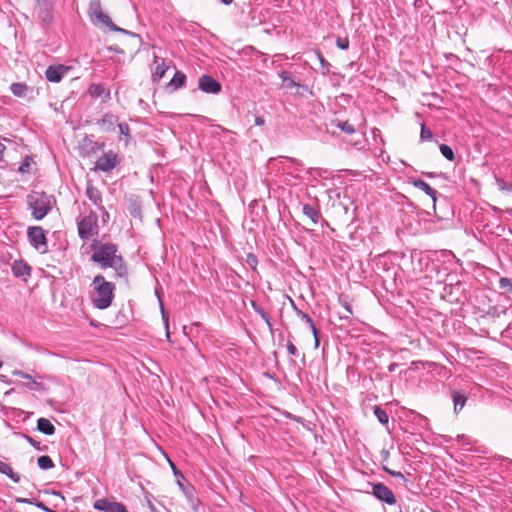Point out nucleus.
Segmentation results:
<instances>
[{
    "label": "nucleus",
    "mask_w": 512,
    "mask_h": 512,
    "mask_svg": "<svg viewBox=\"0 0 512 512\" xmlns=\"http://www.w3.org/2000/svg\"><path fill=\"white\" fill-rule=\"evenodd\" d=\"M93 251L91 261L100 265L102 269L112 268L115 279H124L127 281L128 268L121 255H119L117 245L114 243H101L94 241L91 244Z\"/></svg>",
    "instance_id": "obj_1"
},
{
    "label": "nucleus",
    "mask_w": 512,
    "mask_h": 512,
    "mask_svg": "<svg viewBox=\"0 0 512 512\" xmlns=\"http://www.w3.org/2000/svg\"><path fill=\"white\" fill-rule=\"evenodd\" d=\"M90 286V300L93 307L100 310L110 307L115 296V284L107 281L102 274H97Z\"/></svg>",
    "instance_id": "obj_2"
},
{
    "label": "nucleus",
    "mask_w": 512,
    "mask_h": 512,
    "mask_svg": "<svg viewBox=\"0 0 512 512\" xmlns=\"http://www.w3.org/2000/svg\"><path fill=\"white\" fill-rule=\"evenodd\" d=\"M27 205L33 219L40 221L51 211L54 197L45 192L33 191L27 195Z\"/></svg>",
    "instance_id": "obj_3"
},
{
    "label": "nucleus",
    "mask_w": 512,
    "mask_h": 512,
    "mask_svg": "<svg viewBox=\"0 0 512 512\" xmlns=\"http://www.w3.org/2000/svg\"><path fill=\"white\" fill-rule=\"evenodd\" d=\"M78 235L83 241L97 236L99 233L98 216L94 211H90L88 215L77 222Z\"/></svg>",
    "instance_id": "obj_4"
},
{
    "label": "nucleus",
    "mask_w": 512,
    "mask_h": 512,
    "mask_svg": "<svg viewBox=\"0 0 512 512\" xmlns=\"http://www.w3.org/2000/svg\"><path fill=\"white\" fill-rule=\"evenodd\" d=\"M88 14L90 16L91 22L96 26L116 29V25L113 23L109 15L104 13L101 5V0H91L89 4Z\"/></svg>",
    "instance_id": "obj_5"
},
{
    "label": "nucleus",
    "mask_w": 512,
    "mask_h": 512,
    "mask_svg": "<svg viewBox=\"0 0 512 512\" xmlns=\"http://www.w3.org/2000/svg\"><path fill=\"white\" fill-rule=\"evenodd\" d=\"M29 243L41 253L48 251L47 232L41 226H31L27 229Z\"/></svg>",
    "instance_id": "obj_6"
},
{
    "label": "nucleus",
    "mask_w": 512,
    "mask_h": 512,
    "mask_svg": "<svg viewBox=\"0 0 512 512\" xmlns=\"http://www.w3.org/2000/svg\"><path fill=\"white\" fill-rule=\"evenodd\" d=\"M120 163L118 154L112 150L104 153L95 163V169L103 172H110Z\"/></svg>",
    "instance_id": "obj_7"
},
{
    "label": "nucleus",
    "mask_w": 512,
    "mask_h": 512,
    "mask_svg": "<svg viewBox=\"0 0 512 512\" xmlns=\"http://www.w3.org/2000/svg\"><path fill=\"white\" fill-rule=\"evenodd\" d=\"M372 494L381 502L395 505L397 500L392 490L383 483L372 484Z\"/></svg>",
    "instance_id": "obj_8"
},
{
    "label": "nucleus",
    "mask_w": 512,
    "mask_h": 512,
    "mask_svg": "<svg viewBox=\"0 0 512 512\" xmlns=\"http://www.w3.org/2000/svg\"><path fill=\"white\" fill-rule=\"evenodd\" d=\"M198 88L209 94H219L222 90L221 83L207 74H204L199 78Z\"/></svg>",
    "instance_id": "obj_9"
},
{
    "label": "nucleus",
    "mask_w": 512,
    "mask_h": 512,
    "mask_svg": "<svg viewBox=\"0 0 512 512\" xmlns=\"http://www.w3.org/2000/svg\"><path fill=\"white\" fill-rule=\"evenodd\" d=\"M93 507L102 512H128L122 503L110 501L105 498L96 500Z\"/></svg>",
    "instance_id": "obj_10"
},
{
    "label": "nucleus",
    "mask_w": 512,
    "mask_h": 512,
    "mask_svg": "<svg viewBox=\"0 0 512 512\" xmlns=\"http://www.w3.org/2000/svg\"><path fill=\"white\" fill-rule=\"evenodd\" d=\"M13 376L21 377L22 379H25V382L19 383L18 385L27 388L31 391H45V386L37 382L30 374L25 373L21 370H14L12 372Z\"/></svg>",
    "instance_id": "obj_11"
},
{
    "label": "nucleus",
    "mask_w": 512,
    "mask_h": 512,
    "mask_svg": "<svg viewBox=\"0 0 512 512\" xmlns=\"http://www.w3.org/2000/svg\"><path fill=\"white\" fill-rule=\"evenodd\" d=\"M69 67L58 64V65H50L47 67L45 71L46 79L49 82L59 83L63 77L68 73Z\"/></svg>",
    "instance_id": "obj_12"
},
{
    "label": "nucleus",
    "mask_w": 512,
    "mask_h": 512,
    "mask_svg": "<svg viewBox=\"0 0 512 512\" xmlns=\"http://www.w3.org/2000/svg\"><path fill=\"white\" fill-rule=\"evenodd\" d=\"M169 463H170V466H171V468H172V470L174 472V475L177 478V484L179 485V487L181 488V490L183 491L185 496L188 498V500L191 503H193V501H194V488L191 485H184L185 477L182 474V472H180L171 461H169Z\"/></svg>",
    "instance_id": "obj_13"
},
{
    "label": "nucleus",
    "mask_w": 512,
    "mask_h": 512,
    "mask_svg": "<svg viewBox=\"0 0 512 512\" xmlns=\"http://www.w3.org/2000/svg\"><path fill=\"white\" fill-rule=\"evenodd\" d=\"M11 270L16 278H26L31 275V266L23 260L14 261Z\"/></svg>",
    "instance_id": "obj_14"
},
{
    "label": "nucleus",
    "mask_w": 512,
    "mask_h": 512,
    "mask_svg": "<svg viewBox=\"0 0 512 512\" xmlns=\"http://www.w3.org/2000/svg\"><path fill=\"white\" fill-rule=\"evenodd\" d=\"M88 93L93 98H101L102 102H106L111 98L110 90L103 84H91L88 88Z\"/></svg>",
    "instance_id": "obj_15"
},
{
    "label": "nucleus",
    "mask_w": 512,
    "mask_h": 512,
    "mask_svg": "<svg viewBox=\"0 0 512 512\" xmlns=\"http://www.w3.org/2000/svg\"><path fill=\"white\" fill-rule=\"evenodd\" d=\"M38 18L44 25H49L53 21V14L52 9L48 5L47 2L45 3H38Z\"/></svg>",
    "instance_id": "obj_16"
},
{
    "label": "nucleus",
    "mask_w": 512,
    "mask_h": 512,
    "mask_svg": "<svg viewBox=\"0 0 512 512\" xmlns=\"http://www.w3.org/2000/svg\"><path fill=\"white\" fill-rule=\"evenodd\" d=\"M10 90L14 96L19 98H28L32 94V88L23 82L11 84Z\"/></svg>",
    "instance_id": "obj_17"
},
{
    "label": "nucleus",
    "mask_w": 512,
    "mask_h": 512,
    "mask_svg": "<svg viewBox=\"0 0 512 512\" xmlns=\"http://www.w3.org/2000/svg\"><path fill=\"white\" fill-rule=\"evenodd\" d=\"M118 122V117L111 113H106L99 121L98 125L101 126L105 132L113 131L115 124Z\"/></svg>",
    "instance_id": "obj_18"
},
{
    "label": "nucleus",
    "mask_w": 512,
    "mask_h": 512,
    "mask_svg": "<svg viewBox=\"0 0 512 512\" xmlns=\"http://www.w3.org/2000/svg\"><path fill=\"white\" fill-rule=\"evenodd\" d=\"M303 214L309 218L313 224H317L321 219V213L318 207L311 204H304L302 208Z\"/></svg>",
    "instance_id": "obj_19"
},
{
    "label": "nucleus",
    "mask_w": 512,
    "mask_h": 512,
    "mask_svg": "<svg viewBox=\"0 0 512 512\" xmlns=\"http://www.w3.org/2000/svg\"><path fill=\"white\" fill-rule=\"evenodd\" d=\"M452 401L454 404V412L458 413L465 406L467 401V396L464 393H461L457 390H452L451 392Z\"/></svg>",
    "instance_id": "obj_20"
},
{
    "label": "nucleus",
    "mask_w": 512,
    "mask_h": 512,
    "mask_svg": "<svg viewBox=\"0 0 512 512\" xmlns=\"http://www.w3.org/2000/svg\"><path fill=\"white\" fill-rule=\"evenodd\" d=\"M37 430L45 435H53L55 433V426L50 420L42 417L37 420Z\"/></svg>",
    "instance_id": "obj_21"
},
{
    "label": "nucleus",
    "mask_w": 512,
    "mask_h": 512,
    "mask_svg": "<svg viewBox=\"0 0 512 512\" xmlns=\"http://www.w3.org/2000/svg\"><path fill=\"white\" fill-rule=\"evenodd\" d=\"M413 185L416 188L425 192L428 196H430L432 198L433 202L435 203L437 191L435 189H433L427 182H425L424 180H421V179H417L413 182Z\"/></svg>",
    "instance_id": "obj_22"
},
{
    "label": "nucleus",
    "mask_w": 512,
    "mask_h": 512,
    "mask_svg": "<svg viewBox=\"0 0 512 512\" xmlns=\"http://www.w3.org/2000/svg\"><path fill=\"white\" fill-rule=\"evenodd\" d=\"M86 196L89 198L90 201H92L95 205H100L102 203V195L101 192L94 187L93 185L89 184L86 189Z\"/></svg>",
    "instance_id": "obj_23"
},
{
    "label": "nucleus",
    "mask_w": 512,
    "mask_h": 512,
    "mask_svg": "<svg viewBox=\"0 0 512 512\" xmlns=\"http://www.w3.org/2000/svg\"><path fill=\"white\" fill-rule=\"evenodd\" d=\"M155 63H157V65L152 74V79H153V81H160L166 73L167 66L163 59L161 60V63H158V57H155Z\"/></svg>",
    "instance_id": "obj_24"
},
{
    "label": "nucleus",
    "mask_w": 512,
    "mask_h": 512,
    "mask_svg": "<svg viewBox=\"0 0 512 512\" xmlns=\"http://www.w3.org/2000/svg\"><path fill=\"white\" fill-rule=\"evenodd\" d=\"M280 78L282 79L283 85L286 88H293V87H300L304 90H307L306 86H301L298 83H296L293 78L291 77L290 73L287 71H281L279 74Z\"/></svg>",
    "instance_id": "obj_25"
},
{
    "label": "nucleus",
    "mask_w": 512,
    "mask_h": 512,
    "mask_svg": "<svg viewBox=\"0 0 512 512\" xmlns=\"http://www.w3.org/2000/svg\"><path fill=\"white\" fill-rule=\"evenodd\" d=\"M251 306L254 309V311L265 321L267 326L271 329L272 323H271V318H270L269 314L261 306H259L255 301L251 302Z\"/></svg>",
    "instance_id": "obj_26"
},
{
    "label": "nucleus",
    "mask_w": 512,
    "mask_h": 512,
    "mask_svg": "<svg viewBox=\"0 0 512 512\" xmlns=\"http://www.w3.org/2000/svg\"><path fill=\"white\" fill-rule=\"evenodd\" d=\"M186 76L184 73L180 71H176L173 78L171 79L169 86L173 87L174 89H178L182 87L185 83Z\"/></svg>",
    "instance_id": "obj_27"
},
{
    "label": "nucleus",
    "mask_w": 512,
    "mask_h": 512,
    "mask_svg": "<svg viewBox=\"0 0 512 512\" xmlns=\"http://www.w3.org/2000/svg\"><path fill=\"white\" fill-rule=\"evenodd\" d=\"M38 466L42 470H49L52 469L55 465L48 455L40 456L37 460Z\"/></svg>",
    "instance_id": "obj_28"
},
{
    "label": "nucleus",
    "mask_w": 512,
    "mask_h": 512,
    "mask_svg": "<svg viewBox=\"0 0 512 512\" xmlns=\"http://www.w3.org/2000/svg\"><path fill=\"white\" fill-rule=\"evenodd\" d=\"M374 415L375 417L378 419V421L383 424V425H386L388 424V421H389V417H388V414L387 412L382 409L380 406H375L374 407Z\"/></svg>",
    "instance_id": "obj_29"
},
{
    "label": "nucleus",
    "mask_w": 512,
    "mask_h": 512,
    "mask_svg": "<svg viewBox=\"0 0 512 512\" xmlns=\"http://www.w3.org/2000/svg\"><path fill=\"white\" fill-rule=\"evenodd\" d=\"M335 125L344 133L353 134L355 132L354 126L348 121H337Z\"/></svg>",
    "instance_id": "obj_30"
},
{
    "label": "nucleus",
    "mask_w": 512,
    "mask_h": 512,
    "mask_svg": "<svg viewBox=\"0 0 512 512\" xmlns=\"http://www.w3.org/2000/svg\"><path fill=\"white\" fill-rule=\"evenodd\" d=\"M433 138V132L424 124H421L420 141H430Z\"/></svg>",
    "instance_id": "obj_31"
},
{
    "label": "nucleus",
    "mask_w": 512,
    "mask_h": 512,
    "mask_svg": "<svg viewBox=\"0 0 512 512\" xmlns=\"http://www.w3.org/2000/svg\"><path fill=\"white\" fill-rule=\"evenodd\" d=\"M441 154L449 161H453L455 159V154L452 148L446 144H441L439 146Z\"/></svg>",
    "instance_id": "obj_32"
},
{
    "label": "nucleus",
    "mask_w": 512,
    "mask_h": 512,
    "mask_svg": "<svg viewBox=\"0 0 512 512\" xmlns=\"http://www.w3.org/2000/svg\"><path fill=\"white\" fill-rule=\"evenodd\" d=\"M292 305H293V308L296 312V315L302 319L303 321H305V323H307L309 325V327H313V320L312 318L305 312H303L302 310L298 309L294 303L292 302Z\"/></svg>",
    "instance_id": "obj_33"
},
{
    "label": "nucleus",
    "mask_w": 512,
    "mask_h": 512,
    "mask_svg": "<svg viewBox=\"0 0 512 512\" xmlns=\"http://www.w3.org/2000/svg\"><path fill=\"white\" fill-rule=\"evenodd\" d=\"M499 288L504 292H512V281L507 277H501L499 280Z\"/></svg>",
    "instance_id": "obj_34"
},
{
    "label": "nucleus",
    "mask_w": 512,
    "mask_h": 512,
    "mask_svg": "<svg viewBox=\"0 0 512 512\" xmlns=\"http://www.w3.org/2000/svg\"><path fill=\"white\" fill-rule=\"evenodd\" d=\"M120 135L126 138V141L130 138V127L126 122L117 123Z\"/></svg>",
    "instance_id": "obj_35"
},
{
    "label": "nucleus",
    "mask_w": 512,
    "mask_h": 512,
    "mask_svg": "<svg viewBox=\"0 0 512 512\" xmlns=\"http://www.w3.org/2000/svg\"><path fill=\"white\" fill-rule=\"evenodd\" d=\"M33 162L32 158L29 156H26L22 162V164L19 166V172L21 173H28L30 171L31 163Z\"/></svg>",
    "instance_id": "obj_36"
},
{
    "label": "nucleus",
    "mask_w": 512,
    "mask_h": 512,
    "mask_svg": "<svg viewBox=\"0 0 512 512\" xmlns=\"http://www.w3.org/2000/svg\"><path fill=\"white\" fill-rule=\"evenodd\" d=\"M336 46L341 50H347L349 48V39L347 37H338L336 39Z\"/></svg>",
    "instance_id": "obj_37"
},
{
    "label": "nucleus",
    "mask_w": 512,
    "mask_h": 512,
    "mask_svg": "<svg viewBox=\"0 0 512 512\" xmlns=\"http://www.w3.org/2000/svg\"><path fill=\"white\" fill-rule=\"evenodd\" d=\"M25 439L27 440V442L32 445L34 448H36L37 450H44L46 449V447H41V444L39 441H36L35 439H33L32 437L28 436V435H24Z\"/></svg>",
    "instance_id": "obj_38"
},
{
    "label": "nucleus",
    "mask_w": 512,
    "mask_h": 512,
    "mask_svg": "<svg viewBox=\"0 0 512 512\" xmlns=\"http://www.w3.org/2000/svg\"><path fill=\"white\" fill-rule=\"evenodd\" d=\"M246 261H247L248 265L251 266L252 268H255L258 263L257 257L252 253H249L247 255Z\"/></svg>",
    "instance_id": "obj_39"
},
{
    "label": "nucleus",
    "mask_w": 512,
    "mask_h": 512,
    "mask_svg": "<svg viewBox=\"0 0 512 512\" xmlns=\"http://www.w3.org/2000/svg\"><path fill=\"white\" fill-rule=\"evenodd\" d=\"M310 328H311V331H312L313 336H314V346H315V348H317L319 346V342H320L319 331L316 328L314 323H313V327H310Z\"/></svg>",
    "instance_id": "obj_40"
},
{
    "label": "nucleus",
    "mask_w": 512,
    "mask_h": 512,
    "mask_svg": "<svg viewBox=\"0 0 512 512\" xmlns=\"http://www.w3.org/2000/svg\"><path fill=\"white\" fill-rule=\"evenodd\" d=\"M501 313H505V310L500 311L497 307H491L487 312L492 317H499Z\"/></svg>",
    "instance_id": "obj_41"
},
{
    "label": "nucleus",
    "mask_w": 512,
    "mask_h": 512,
    "mask_svg": "<svg viewBox=\"0 0 512 512\" xmlns=\"http://www.w3.org/2000/svg\"><path fill=\"white\" fill-rule=\"evenodd\" d=\"M286 347H287V351L290 355H293V356L297 355L298 350H297L296 346L292 343V341L289 340L287 342Z\"/></svg>",
    "instance_id": "obj_42"
},
{
    "label": "nucleus",
    "mask_w": 512,
    "mask_h": 512,
    "mask_svg": "<svg viewBox=\"0 0 512 512\" xmlns=\"http://www.w3.org/2000/svg\"><path fill=\"white\" fill-rule=\"evenodd\" d=\"M111 31H113V32H119V33H122V34H125V35H130V36H132V37H136V36H138V35H137V34H135L134 32H131V31H128V30L123 29V28H121V27H118L117 25H116V29H111Z\"/></svg>",
    "instance_id": "obj_43"
},
{
    "label": "nucleus",
    "mask_w": 512,
    "mask_h": 512,
    "mask_svg": "<svg viewBox=\"0 0 512 512\" xmlns=\"http://www.w3.org/2000/svg\"><path fill=\"white\" fill-rule=\"evenodd\" d=\"M16 501L18 503H26V504H30V505H34L35 506V503H39L40 501H38L37 499L35 498H32V499H28V498H17Z\"/></svg>",
    "instance_id": "obj_44"
},
{
    "label": "nucleus",
    "mask_w": 512,
    "mask_h": 512,
    "mask_svg": "<svg viewBox=\"0 0 512 512\" xmlns=\"http://www.w3.org/2000/svg\"><path fill=\"white\" fill-rule=\"evenodd\" d=\"M146 501H147V506L150 510V512H160L156 507L155 505L153 504V502L151 501V499L149 498V496H146L145 497Z\"/></svg>",
    "instance_id": "obj_45"
},
{
    "label": "nucleus",
    "mask_w": 512,
    "mask_h": 512,
    "mask_svg": "<svg viewBox=\"0 0 512 512\" xmlns=\"http://www.w3.org/2000/svg\"><path fill=\"white\" fill-rule=\"evenodd\" d=\"M35 506L45 512H55L52 509L48 508L43 502L35 503Z\"/></svg>",
    "instance_id": "obj_46"
},
{
    "label": "nucleus",
    "mask_w": 512,
    "mask_h": 512,
    "mask_svg": "<svg viewBox=\"0 0 512 512\" xmlns=\"http://www.w3.org/2000/svg\"><path fill=\"white\" fill-rule=\"evenodd\" d=\"M264 124H265V120H264V118H263V117H261V116H257V117L255 118V125H257V126H263Z\"/></svg>",
    "instance_id": "obj_47"
},
{
    "label": "nucleus",
    "mask_w": 512,
    "mask_h": 512,
    "mask_svg": "<svg viewBox=\"0 0 512 512\" xmlns=\"http://www.w3.org/2000/svg\"><path fill=\"white\" fill-rule=\"evenodd\" d=\"M6 150V146L0 142V162L4 159V153Z\"/></svg>",
    "instance_id": "obj_48"
},
{
    "label": "nucleus",
    "mask_w": 512,
    "mask_h": 512,
    "mask_svg": "<svg viewBox=\"0 0 512 512\" xmlns=\"http://www.w3.org/2000/svg\"><path fill=\"white\" fill-rule=\"evenodd\" d=\"M8 466L9 464L0 460V473H5Z\"/></svg>",
    "instance_id": "obj_49"
},
{
    "label": "nucleus",
    "mask_w": 512,
    "mask_h": 512,
    "mask_svg": "<svg viewBox=\"0 0 512 512\" xmlns=\"http://www.w3.org/2000/svg\"><path fill=\"white\" fill-rule=\"evenodd\" d=\"M10 479L14 483H18L20 481V476L17 473L14 472L12 475H10Z\"/></svg>",
    "instance_id": "obj_50"
},
{
    "label": "nucleus",
    "mask_w": 512,
    "mask_h": 512,
    "mask_svg": "<svg viewBox=\"0 0 512 512\" xmlns=\"http://www.w3.org/2000/svg\"><path fill=\"white\" fill-rule=\"evenodd\" d=\"M393 477L400 478L403 481H406L405 476L400 471H396L395 474H393Z\"/></svg>",
    "instance_id": "obj_51"
},
{
    "label": "nucleus",
    "mask_w": 512,
    "mask_h": 512,
    "mask_svg": "<svg viewBox=\"0 0 512 512\" xmlns=\"http://www.w3.org/2000/svg\"><path fill=\"white\" fill-rule=\"evenodd\" d=\"M383 470L392 477H393V474H395V472H396L395 470L389 469L387 466H383Z\"/></svg>",
    "instance_id": "obj_52"
},
{
    "label": "nucleus",
    "mask_w": 512,
    "mask_h": 512,
    "mask_svg": "<svg viewBox=\"0 0 512 512\" xmlns=\"http://www.w3.org/2000/svg\"><path fill=\"white\" fill-rule=\"evenodd\" d=\"M383 470L392 477H393V474H395V472H396L395 470L389 469L387 466H383Z\"/></svg>",
    "instance_id": "obj_53"
},
{
    "label": "nucleus",
    "mask_w": 512,
    "mask_h": 512,
    "mask_svg": "<svg viewBox=\"0 0 512 512\" xmlns=\"http://www.w3.org/2000/svg\"><path fill=\"white\" fill-rule=\"evenodd\" d=\"M281 158H284V156H282ZM285 159H288V157H285ZM289 160L293 163V164H296V165H299L301 166V162L295 158H289Z\"/></svg>",
    "instance_id": "obj_54"
},
{
    "label": "nucleus",
    "mask_w": 512,
    "mask_h": 512,
    "mask_svg": "<svg viewBox=\"0 0 512 512\" xmlns=\"http://www.w3.org/2000/svg\"><path fill=\"white\" fill-rule=\"evenodd\" d=\"M14 473L13 469L11 468V466L9 465L5 471V475L8 476L10 478V475H12Z\"/></svg>",
    "instance_id": "obj_55"
},
{
    "label": "nucleus",
    "mask_w": 512,
    "mask_h": 512,
    "mask_svg": "<svg viewBox=\"0 0 512 512\" xmlns=\"http://www.w3.org/2000/svg\"><path fill=\"white\" fill-rule=\"evenodd\" d=\"M458 442L465 443L467 440V437L465 435H458L457 437Z\"/></svg>",
    "instance_id": "obj_56"
},
{
    "label": "nucleus",
    "mask_w": 512,
    "mask_h": 512,
    "mask_svg": "<svg viewBox=\"0 0 512 512\" xmlns=\"http://www.w3.org/2000/svg\"><path fill=\"white\" fill-rule=\"evenodd\" d=\"M343 307L346 309V311H347L349 314H352L351 306H350L347 302H345V303L343 304Z\"/></svg>",
    "instance_id": "obj_57"
},
{
    "label": "nucleus",
    "mask_w": 512,
    "mask_h": 512,
    "mask_svg": "<svg viewBox=\"0 0 512 512\" xmlns=\"http://www.w3.org/2000/svg\"><path fill=\"white\" fill-rule=\"evenodd\" d=\"M397 367V364L396 363H392L389 365L388 369L390 372H393L395 371V368Z\"/></svg>",
    "instance_id": "obj_58"
},
{
    "label": "nucleus",
    "mask_w": 512,
    "mask_h": 512,
    "mask_svg": "<svg viewBox=\"0 0 512 512\" xmlns=\"http://www.w3.org/2000/svg\"><path fill=\"white\" fill-rule=\"evenodd\" d=\"M162 316H163V319H164V321H165L166 328L168 329V316H166V315L164 314V311H163V310H162Z\"/></svg>",
    "instance_id": "obj_59"
},
{
    "label": "nucleus",
    "mask_w": 512,
    "mask_h": 512,
    "mask_svg": "<svg viewBox=\"0 0 512 512\" xmlns=\"http://www.w3.org/2000/svg\"><path fill=\"white\" fill-rule=\"evenodd\" d=\"M221 3L224 5H230L233 3V0H221Z\"/></svg>",
    "instance_id": "obj_60"
},
{
    "label": "nucleus",
    "mask_w": 512,
    "mask_h": 512,
    "mask_svg": "<svg viewBox=\"0 0 512 512\" xmlns=\"http://www.w3.org/2000/svg\"><path fill=\"white\" fill-rule=\"evenodd\" d=\"M319 57H320L321 63L323 64L325 62L324 58L321 56V54H319Z\"/></svg>",
    "instance_id": "obj_61"
},
{
    "label": "nucleus",
    "mask_w": 512,
    "mask_h": 512,
    "mask_svg": "<svg viewBox=\"0 0 512 512\" xmlns=\"http://www.w3.org/2000/svg\"><path fill=\"white\" fill-rule=\"evenodd\" d=\"M2 366H3V362H2V361H0V368H2Z\"/></svg>",
    "instance_id": "obj_62"
},
{
    "label": "nucleus",
    "mask_w": 512,
    "mask_h": 512,
    "mask_svg": "<svg viewBox=\"0 0 512 512\" xmlns=\"http://www.w3.org/2000/svg\"><path fill=\"white\" fill-rule=\"evenodd\" d=\"M41 1H42V3H45V2H47L48 0H41Z\"/></svg>",
    "instance_id": "obj_63"
}]
</instances>
